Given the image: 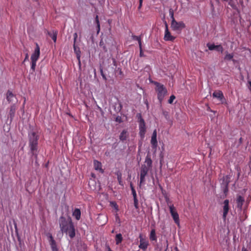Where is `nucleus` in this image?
Segmentation results:
<instances>
[{"mask_svg":"<svg viewBox=\"0 0 251 251\" xmlns=\"http://www.w3.org/2000/svg\"><path fill=\"white\" fill-rule=\"evenodd\" d=\"M116 243L117 245L119 244L123 240L122 235L121 233L117 234L116 236Z\"/></svg>","mask_w":251,"mask_h":251,"instance_id":"obj_25","label":"nucleus"},{"mask_svg":"<svg viewBox=\"0 0 251 251\" xmlns=\"http://www.w3.org/2000/svg\"><path fill=\"white\" fill-rule=\"evenodd\" d=\"M145 162L146 167H149V168L151 169L152 165V160L150 156H147Z\"/></svg>","mask_w":251,"mask_h":251,"instance_id":"obj_23","label":"nucleus"},{"mask_svg":"<svg viewBox=\"0 0 251 251\" xmlns=\"http://www.w3.org/2000/svg\"><path fill=\"white\" fill-rule=\"evenodd\" d=\"M64 232L68 233L71 238H73L75 237V229L73 224L71 220L70 221V226H69V228L65 231Z\"/></svg>","mask_w":251,"mask_h":251,"instance_id":"obj_11","label":"nucleus"},{"mask_svg":"<svg viewBox=\"0 0 251 251\" xmlns=\"http://www.w3.org/2000/svg\"><path fill=\"white\" fill-rule=\"evenodd\" d=\"M185 27L183 22H176L175 19L172 20L171 27L174 30H180Z\"/></svg>","mask_w":251,"mask_h":251,"instance_id":"obj_4","label":"nucleus"},{"mask_svg":"<svg viewBox=\"0 0 251 251\" xmlns=\"http://www.w3.org/2000/svg\"><path fill=\"white\" fill-rule=\"evenodd\" d=\"M57 32H53L52 34H50V36L51 37L52 39L53 40L54 42H56L57 39Z\"/></svg>","mask_w":251,"mask_h":251,"instance_id":"obj_28","label":"nucleus"},{"mask_svg":"<svg viewBox=\"0 0 251 251\" xmlns=\"http://www.w3.org/2000/svg\"><path fill=\"white\" fill-rule=\"evenodd\" d=\"M106 248L107 251H113L111 250L110 247L108 245H106Z\"/></svg>","mask_w":251,"mask_h":251,"instance_id":"obj_42","label":"nucleus"},{"mask_svg":"<svg viewBox=\"0 0 251 251\" xmlns=\"http://www.w3.org/2000/svg\"><path fill=\"white\" fill-rule=\"evenodd\" d=\"M14 108V105L11 107V108Z\"/></svg>","mask_w":251,"mask_h":251,"instance_id":"obj_48","label":"nucleus"},{"mask_svg":"<svg viewBox=\"0 0 251 251\" xmlns=\"http://www.w3.org/2000/svg\"><path fill=\"white\" fill-rule=\"evenodd\" d=\"M152 147L153 149H156L157 146V132L156 130L155 129L152 134L151 139V141Z\"/></svg>","mask_w":251,"mask_h":251,"instance_id":"obj_13","label":"nucleus"},{"mask_svg":"<svg viewBox=\"0 0 251 251\" xmlns=\"http://www.w3.org/2000/svg\"><path fill=\"white\" fill-rule=\"evenodd\" d=\"M28 54H26V56H25V60L27 59H28Z\"/></svg>","mask_w":251,"mask_h":251,"instance_id":"obj_44","label":"nucleus"},{"mask_svg":"<svg viewBox=\"0 0 251 251\" xmlns=\"http://www.w3.org/2000/svg\"><path fill=\"white\" fill-rule=\"evenodd\" d=\"M133 39L134 40H137L138 42L139 47H141L142 46L141 37L138 36H133Z\"/></svg>","mask_w":251,"mask_h":251,"instance_id":"obj_27","label":"nucleus"},{"mask_svg":"<svg viewBox=\"0 0 251 251\" xmlns=\"http://www.w3.org/2000/svg\"><path fill=\"white\" fill-rule=\"evenodd\" d=\"M127 135V131L125 130L122 131L121 133L119 138L121 141H125L126 140Z\"/></svg>","mask_w":251,"mask_h":251,"instance_id":"obj_24","label":"nucleus"},{"mask_svg":"<svg viewBox=\"0 0 251 251\" xmlns=\"http://www.w3.org/2000/svg\"><path fill=\"white\" fill-rule=\"evenodd\" d=\"M134 204L135 208H138V200L137 199H134Z\"/></svg>","mask_w":251,"mask_h":251,"instance_id":"obj_36","label":"nucleus"},{"mask_svg":"<svg viewBox=\"0 0 251 251\" xmlns=\"http://www.w3.org/2000/svg\"><path fill=\"white\" fill-rule=\"evenodd\" d=\"M165 31L164 35V40L166 41H173L175 37L171 35L170 32L169 31L168 25L166 22H165Z\"/></svg>","mask_w":251,"mask_h":251,"instance_id":"obj_12","label":"nucleus"},{"mask_svg":"<svg viewBox=\"0 0 251 251\" xmlns=\"http://www.w3.org/2000/svg\"><path fill=\"white\" fill-rule=\"evenodd\" d=\"M150 170L149 167H146V165H142L141 167L140 174V185H141L145 183V177L148 172Z\"/></svg>","mask_w":251,"mask_h":251,"instance_id":"obj_3","label":"nucleus"},{"mask_svg":"<svg viewBox=\"0 0 251 251\" xmlns=\"http://www.w3.org/2000/svg\"><path fill=\"white\" fill-rule=\"evenodd\" d=\"M242 251H248L245 248H243L242 250Z\"/></svg>","mask_w":251,"mask_h":251,"instance_id":"obj_46","label":"nucleus"},{"mask_svg":"<svg viewBox=\"0 0 251 251\" xmlns=\"http://www.w3.org/2000/svg\"><path fill=\"white\" fill-rule=\"evenodd\" d=\"M130 187L131 188L132 193L134 199H137L136 191H135V189H134V188L133 187L131 184H130Z\"/></svg>","mask_w":251,"mask_h":251,"instance_id":"obj_30","label":"nucleus"},{"mask_svg":"<svg viewBox=\"0 0 251 251\" xmlns=\"http://www.w3.org/2000/svg\"><path fill=\"white\" fill-rule=\"evenodd\" d=\"M110 205L113 207L117 211L118 210V206L115 202L111 201Z\"/></svg>","mask_w":251,"mask_h":251,"instance_id":"obj_32","label":"nucleus"},{"mask_svg":"<svg viewBox=\"0 0 251 251\" xmlns=\"http://www.w3.org/2000/svg\"><path fill=\"white\" fill-rule=\"evenodd\" d=\"M102 77L104 79H106V77L104 75H102Z\"/></svg>","mask_w":251,"mask_h":251,"instance_id":"obj_47","label":"nucleus"},{"mask_svg":"<svg viewBox=\"0 0 251 251\" xmlns=\"http://www.w3.org/2000/svg\"><path fill=\"white\" fill-rule=\"evenodd\" d=\"M169 209L170 213L175 222L178 226L179 225V218L178 214L176 211V208L173 205H170L169 206Z\"/></svg>","mask_w":251,"mask_h":251,"instance_id":"obj_5","label":"nucleus"},{"mask_svg":"<svg viewBox=\"0 0 251 251\" xmlns=\"http://www.w3.org/2000/svg\"><path fill=\"white\" fill-rule=\"evenodd\" d=\"M39 135L35 131H31L28 133L29 146L33 154L37 151Z\"/></svg>","mask_w":251,"mask_h":251,"instance_id":"obj_1","label":"nucleus"},{"mask_svg":"<svg viewBox=\"0 0 251 251\" xmlns=\"http://www.w3.org/2000/svg\"><path fill=\"white\" fill-rule=\"evenodd\" d=\"M233 57V55L231 53H227L225 57V59L227 60H231Z\"/></svg>","mask_w":251,"mask_h":251,"instance_id":"obj_29","label":"nucleus"},{"mask_svg":"<svg viewBox=\"0 0 251 251\" xmlns=\"http://www.w3.org/2000/svg\"><path fill=\"white\" fill-rule=\"evenodd\" d=\"M248 2L249 1V0H246Z\"/></svg>","mask_w":251,"mask_h":251,"instance_id":"obj_49","label":"nucleus"},{"mask_svg":"<svg viewBox=\"0 0 251 251\" xmlns=\"http://www.w3.org/2000/svg\"><path fill=\"white\" fill-rule=\"evenodd\" d=\"M240 4H241V5L242 7H245V6L243 4V2L242 0H240Z\"/></svg>","mask_w":251,"mask_h":251,"instance_id":"obj_43","label":"nucleus"},{"mask_svg":"<svg viewBox=\"0 0 251 251\" xmlns=\"http://www.w3.org/2000/svg\"><path fill=\"white\" fill-rule=\"evenodd\" d=\"M139 48H140V55L141 56H143V51H142V46H141V47H139Z\"/></svg>","mask_w":251,"mask_h":251,"instance_id":"obj_41","label":"nucleus"},{"mask_svg":"<svg viewBox=\"0 0 251 251\" xmlns=\"http://www.w3.org/2000/svg\"><path fill=\"white\" fill-rule=\"evenodd\" d=\"M223 204V218L224 220H226L229 211V201L228 200H225Z\"/></svg>","mask_w":251,"mask_h":251,"instance_id":"obj_10","label":"nucleus"},{"mask_svg":"<svg viewBox=\"0 0 251 251\" xmlns=\"http://www.w3.org/2000/svg\"><path fill=\"white\" fill-rule=\"evenodd\" d=\"M74 51L76 55L77 59H78L79 62L80 63V54L81 52L80 51L79 48L75 46V44H74Z\"/></svg>","mask_w":251,"mask_h":251,"instance_id":"obj_21","label":"nucleus"},{"mask_svg":"<svg viewBox=\"0 0 251 251\" xmlns=\"http://www.w3.org/2000/svg\"><path fill=\"white\" fill-rule=\"evenodd\" d=\"M213 96L215 98L222 100L224 96L223 93L220 91H215L213 93Z\"/></svg>","mask_w":251,"mask_h":251,"instance_id":"obj_22","label":"nucleus"},{"mask_svg":"<svg viewBox=\"0 0 251 251\" xmlns=\"http://www.w3.org/2000/svg\"><path fill=\"white\" fill-rule=\"evenodd\" d=\"M236 201L237 203V207L240 209H241L244 202V198L241 196H238L237 197Z\"/></svg>","mask_w":251,"mask_h":251,"instance_id":"obj_18","label":"nucleus"},{"mask_svg":"<svg viewBox=\"0 0 251 251\" xmlns=\"http://www.w3.org/2000/svg\"><path fill=\"white\" fill-rule=\"evenodd\" d=\"M40 48L37 44L35 49L34 52L32 54L31 56V61L37 62L40 55Z\"/></svg>","mask_w":251,"mask_h":251,"instance_id":"obj_9","label":"nucleus"},{"mask_svg":"<svg viewBox=\"0 0 251 251\" xmlns=\"http://www.w3.org/2000/svg\"><path fill=\"white\" fill-rule=\"evenodd\" d=\"M14 227H15V231L16 232H18V228H17V224L15 222H14Z\"/></svg>","mask_w":251,"mask_h":251,"instance_id":"obj_39","label":"nucleus"},{"mask_svg":"<svg viewBox=\"0 0 251 251\" xmlns=\"http://www.w3.org/2000/svg\"><path fill=\"white\" fill-rule=\"evenodd\" d=\"M139 134L141 138H144L146 133V129L144 120L140 118L139 121Z\"/></svg>","mask_w":251,"mask_h":251,"instance_id":"obj_7","label":"nucleus"},{"mask_svg":"<svg viewBox=\"0 0 251 251\" xmlns=\"http://www.w3.org/2000/svg\"><path fill=\"white\" fill-rule=\"evenodd\" d=\"M6 99L10 103L15 102L17 100L16 96L9 90L7 92Z\"/></svg>","mask_w":251,"mask_h":251,"instance_id":"obj_15","label":"nucleus"},{"mask_svg":"<svg viewBox=\"0 0 251 251\" xmlns=\"http://www.w3.org/2000/svg\"><path fill=\"white\" fill-rule=\"evenodd\" d=\"M36 66V62L31 61V69L34 71Z\"/></svg>","mask_w":251,"mask_h":251,"instance_id":"obj_34","label":"nucleus"},{"mask_svg":"<svg viewBox=\"0 0 251 251\" xmlns=\"http://www.w3.org/2000/svg\"><path fill=\"white\" fill-rule=\"evenodd\" d=\"M59 225L61 230L62 232H64L70 226V221L67 222L64 217H61L59 219Z\"/></svg>","mask_w":251,"mask_h":251,"instance_id":"obj_6","label":"nucleus"},{"mask_svg":"<svg viewBox=\"0 0 251 251\" xmlns=\"http://www.w3.org/2000/svg\"><path fill=\"white\" fill-rule=\"evenodd\" d=\"M229 4L234 9H236V6L233 0H229Z\"/></svg>","mask_w":251,"mask_h":251,"instance_id":"obj_31","label":"nucleus"},{"mask_svg":"<svg viewBox=\"0 0 251 251\" xmlns=\"http://www.w3.org/2000/svg\"><path fill=\"white\" fill-rule=\"evenodd\" d=\"M150 239L152 241H157V236L156 235V232L155 229H151L150 233Z\"/></svg>","mask_w":251,"mask_h":251,"instance_id":"obj_19","label":"nucleus"},{"mask_svg":"<svg viewBox=\"0 0 251 251\" xmlns=\"http://www.w3.org/2000/svg\"><path fill=\"white\" fill-rule=\"evenodd\" d=\"M94 167L96 171H99L102 173L103 172V170L102 169V165L100 162L95 160L94 161Z\"/></svg>","mask_w":251,"mask_h":251,"instance_id":"obj_16","label":"nucleus"},{"mask_svg":"<svg viewBox=\"0 0 251 251\" xmlns=\"http://www.w3.org/2000/svg\"><path fill=\"white\" fill-rule=\"evenodd\" d=\"M207 46L208 49L210 50H216L221 52L223 51V47L221 45H215L214 44H207Z\"/></svg>","mask_w":251,"mask_h":251,"instance_id":"obj_14","label":"nucleus"},{"mask_svg":"<svg viewBox=\"0 0 251 251\" xmlns=\"http://www.w3.org/2000/svg\"><path fill=\"white\" fill-rule=\"evenodd\" d=\"M73 216L75 217L76 220H79L81 216V212L79 209L75 208L73 212Z\"/></svg>","mask_w":251,"mask_h":251,"instance_id":"obj_20","label":"nucleus"},{"mask_svg":"<svg viewBox=\"0 0 251 251\" xmlns=\"http://www.w3.org/2000/svg\"><path fill=\"white\" fill-rule=\"evenodd\" d=\"M249 84H250L249 88H250V90L251 91V81L249 82Z\"/></svg>","mask_w":251,"mask_h":251,"instance_id":"obj_45","label":"nucleus"},{"mask_svg":"<svg viewBox=\"0 0 251 251\" xmlns=\"http://www.w3.org/2000/svg\"><path fill=\"white\" fill-rule=\"evenodd\" d=\"M175 99L176 97L174 95L171 96L170 99L168 100V102L170 104L172 103Z\"/></svg>","mask_w":251,"mask_h":251,"instance_id":"obj_33","label":"nucleus"},{"mask_svg":"<svg viewBox=\"0 0 251 251\" xmlns=\"http://www.w3.org/2000/svg\"><path fill=\"white\" fill-rule=\"evenodd\" d=\"M143 1V0H139V6H138V9H140L141 7H142Z\"/></svg>","mask_w":251,"mask_h":251,"instance_id":"obj_38","label":"nucleus"},{"mask_svg":"<svg viewBox=\"0 0 251 251\" xmlns=\"http://www.w3.org/2000/svg\"><path fill=\"white\" fill-rule=\"evenodd\" d=\"M140 245L139 247L140 249L146 250L149 246V241L146 238L143 237L142 234L139 235Z\"/></svg>","mask_w":251,"mask_h":251,"instance_id":"obj_8","label":"nucleus"},{"mask_svg":"<svg viewBox=\"0 0 251 251\" xmlns=\"http://www.w3.org/2000/svg\"><path fill=\"white\" fill-rule=\"evenodd\" d=\"M95 22L97 24V34H99L100 31V23L99 20L98 16L97 15L95 18Z\"/></svg>","mask_w":251,"mask_h":251,"instance_id":"obj_26","label":"nucleus"},{"mask_svg":"<svg viewBox=\"0 0 251 251\" xmlns=\"http://www.w3.org/2000/svg\"><path fill=\"white\" fill-rule=\"evenodd\" d=\"M118 180L119 181V183L120 185H123L122 184V176L121 175L118 176Z\"/></svg>","mask_w":251,"mask_h":251,"instance_id":"obj_35","label":"nucleus"},{"mask_svg":"<svg viewBox=\"0 0 251 251\" xmlns=\"http://www.w3.org/2000/svg\"><path fill=\"white\" fill-rule=\"evenodd\" d=\"M170 15H171V18L172 19V20L173 19H174L173 12L170 11Z\"/></svg>","mask_w":251,"mask_h":251,"instance_id":"obj_40","label":"nucleus"},{"mask_svg":"<svg viewBox=\"0 0 251 251\" xmlns=\"http://www.w3.org/2000/svg\"><path fill=\"white\" fill-rule=\"evenodd\" d=\"M154 84L156 85L155 90L157 93L158 99L159 101L161 102L167 93V90L166 88L160 83L155 82Z\"/></svg>","mask_w":251,"mask_h":251,"instance_id":"obj_2","label":"nucleus"},{"mask_svg":"<svg viewBox=\"0 0 251 251\" xmlns=\"http://www.w3.org/2000/svg\"><path fill=\"white\" fill-rule=\"evenodd\" d=\"M50 244L52 250V251H58V249L57 248V246L56 244V242L55 240L53 239L52 236L50 235Z\"/></svg>","mask_w":251,"mask_h":251,"instance_id":"obj_17","label":"nucleus"},{"mask_svg":"<svg viewBox=\"0 0 251 251\" xmlns=\"http://www.w3.org/2000/svg\"><path fill=\"white\" fill-rule=\"evenodd\" d=\"M77 37V33H74V44H75V42H76V40Z\"/></svg>","mask_w":251,"mask_h":251,"instance_id":"obj_37","label":"nucleus"}]
</instances>
